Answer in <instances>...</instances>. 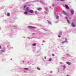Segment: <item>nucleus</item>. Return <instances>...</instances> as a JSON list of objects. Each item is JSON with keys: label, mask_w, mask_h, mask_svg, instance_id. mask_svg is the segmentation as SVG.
<instances>
[{"label": "nucleus", "mask_w": 76, "mask_h": 76, "mask_svg": "<svg viewBox=\"0 0 76 76\" xmlns=\"http://www.w3.org/2000/svg\"><path fill=\"white\" fill-rule=\"evenodd\" d=\"M28 28H36V27H32V26H28Z\"/></svg>", "instance_id": "nucleus-2"}, {"label": "nucleus", "mask_w": 76, "mask_h": 76, "mask_svg": "<svg viewBox=\"0 0 76 76\" xmlns=\"http://www.w3.org/2000/svg\"><path fill=\"white\" fill-rule=\"evenodd\" d=\"M30 12L31 13H33V12H34V11L32 10H30Z\"/></svg>", "instance_id": "nucleus-5"}, {"label": "nucleus", "mask_w": 76, "mask_h": 76, "mask_svg": "<svg viewBox=\"0 0 76 76\" xmlns=\"http://www.w3.org/2000/svg\"><path fill=\"white\" fill-rule=\"evenodd\" d=\"M0 49H1V46L0 45Z\"/></svg>", "instance_id": "nucleus-29"}, {"label": "nucleus", "mask_w": 76, "mask_h": 76, "mask_svg": "<svg viewBox=\"0 0 76 76\" xmlns=\"http://www.w3.org/2000/svg\"><path fill=\"white\" fill-rule=\"evenodd\" d=\"M37 69L39 70H40V68H39V67H37Z\"/></svg>", "instance_id": "nucleus-15"}, {"label": "nucleus", "mask_w": 76, "mask_h": 76, "mask_svg": "<svg viewBox=\"0 0 76 76\" xmlns=\"http://www.w3.org/2000/svg\"><path fill=\"white\" fill-rule=\"evenodd\" d=\"M36 14H37V12L36 11H35Z\"/></svg>", "instance_id": "nucleus-24"}, {"label": "nucleus", "mask_w": 76, "mask_h": 76, "mask_svg": "<svg viewBox=\"0 0 76 76\" xmlns=\"http://www.w3.org/2000/svg\"><path fill=\"white\" fill-rule=\"evenodd\" d=\"M32 46H35L36 45V44L34 43L32 45Z\"/></svg>", "instance_id": "nucleus-11"}, {"label": "nucleus", "mask_w": 76, "mask_h": 76, "mask_svg": "<svg viewBox=\"0 0 76 76\" xmlns=\"http://www.w3.org/2000/svg\"><path fill=\"white\" fill-rule=\"evenodd\" d=\"M23 63H24V61H23Z\"/></svg>", "instance_id": "nucleus-32"}, {"label": "nucleus", "mask_w": 76, "mask_h": 76, "mask_svg": "<svg viewBox=\"0 0 76 76\" xmlns=\"http://www.w3.org/2000/svg\"><path fill=\"white\" fill-rule=\"evenodd\" d=\"M45 60H46V57H45Z\"/></svg>", "instance_id": "nucleus-27"}, {"label": "nucleus", "mask_w": 76, "mask_h": 76, "mask_svg": "<svg viewBox=\"0 0 76 76\" xmlns=\"http://www.w3.org/2000/svg\"><path fill=\"white\" fill-rule=\"evenodd\" d=\"M66 63L67 64H68L69 65H70V64H71L70 62H67Z\"/></svg>", "instance_id": "nucleus-7"}, {"label": "nucleus", "mask_w": 76, "mask_h": 76, "mask_svg": "<svg viewBox=\"0 0 76 76\" xmlns=\"http://www.w3.org/2000/svg\"><path fill=\"white\" fill-rule=\"evenodd\" d=\"M26 10H28L29 9V7H27V8H26Z\"/></svg>", "instance_id": "nucleus-19"}, {"label": "nucleus", "mask_w": 76, "mask_h": 76, "mask_svg": "<svg viewBox=\"0 0 76 76\" xmlns=\"http://www.w3.org/2000/svg\"><path fill=\"white\" fill-rule=\"evenodd\" d=\"M65 7L66 8V9H69V6L67 5H65Z\"/></svg>", "instance_id": "nucleus-4"}, {"label": "nucleus", "mask_w": 76, "mask_h": 76, "mask_svg": "<svg viewBox=\"0 0 76 76\" xmlns=\"http://www.w3.org/2000/svg\"><path fill=\"white\" fill-rule=\"evenodd\" d=\"M58 18H59V16H58L56 17V19H58Z\"/></svg>", "instance_id": "nucleus-17"}, {"label": "nucleus", "mask_w": 76, "mask_h": 76, "mask_svg": "<svg viewBox=\"0 0 76 76\" xmlns=\"http://www.w3.org/2000/svg\"><path fill=\"white\" fill-rule=\"evenodd\" d=\"M63 13H64V15H67V14L66 12H65V11H63Z\"/></svg>", "instance_id": "nucleus-6"}, {"label": "nucleus", "mask_w": 76, "mask_h": 76, "mask_svg": "<svg viewBox=\"0 0 76 76\" xmlns=\"http://www.w3.org/2000/svg\"><path fill=\"white\" fill-rule=\"evenodd\" d=\"M26 5H25L24 6V8H25V7H26Z\"/></svg>", "instance_id": "nucleus-25"}, {"label": "nucleus", "mask_w": 76, "mask_h": 76, "mask_svg": "<svg viewBox=\"0 0 76 76\" xmlns=\"http://www.w3.org/2000/svg\"><path fill=\"white\" fill-rule=\"evenodd\" d=\"M65 42H66V41H64V42H62V44H64V43H65Z\"/></svg>", "instance_id": "nucleus-16"}, {"label": "nucleus", "mask_w": 76, "mask_h": 76, "mask_svg": "<svg viewBox=\"0 0 76 76\" xmlns=\"http://www.w3.org/2000/svg\"><path fill=\"white\" fill-rule=\"evenodd\" d=\"M61 34H62V32H60V33H59V34H60V35H61Z\"/></svg>", "instance_id": "nucleus-18"}, {"label": "nucleus", "mask_w": 76, "mask_h": 76, "mask_svg": "<svg viewBox=\"0 0 76 76\" xmlns=\"http://www.w3.org/2000/svg\"><path fill=\"white\" fill-rule=\"evenodd\" d=\"M1 52H3V50H1Z\"/></svg>", "instance_id": "nucleus-28"}, {"label": "nucleus", "mask_w": 76, "mask_h": 76, "mask_svg": "<svg viewBox=\"0 0 76 76\" xmlns=\"http://www.w3.org/2000/svg\"><path fill=\"white\" fill-rule=\"evenodd\" d=\"M24 14H25V15H27L28 14V12H24Z\"/></svg>", "instance_id": "nucleus-12"}, {"label": "nucleus", "mask_w": 76, "mask_h": 76, "mask_svg": "<svg viewBox=\"0 0 76 76\" xmlns=\"http://www.w3.org/2000/svg\"><path fill=\"white\" fill-rule=\"evenodd\" d=\"M58 37H59V38H60V37H61V36L60 35H58Z\"/></svg>", "instance_id": "nucleus-23"}, {"label": "nucleus", "mask_w": 76, "mask_h": 76, "mask_svg": "<svg viewBox=\"0 0 76 76\" xmlns=\"http://www.w3.org/2000/svg\"><path fill=\"white\" fill-rule=\"evenodd\" d=\"M71 15H73V14L74 13V11L73 10H71Z\"/></svg>", "instance_id": "nucleus-3"}, {"label": "nucleus", "mask_w": 76, "mask_h": 76, "mask_svg": "<svg viewBox=\"0 0 76 76\" xmlns=\"http://www.w3.org/2000/svg\"><path fill=\"white\" fill-rule=\"evenodd\" d=\"M34 34H35L33 33V35Z\"/></svg>", "instance_id": "nucleus-30"}, {"label": "nucleus", "mask_w": 76, "mask_h": 76, "mask_svg": "<svg viewBox=\"0 0 76 76\" xmlns=\"http://www.w3.org/2000/svg\"><path fill=\"white\" fill-rule=\"evenodd\" d=\"M67 40V39H65V42H66Z\"/></svg>", "instance_id": "nucleus-20"}, {"label": "nucleus", "mask_w": 76, "mask_h": 76, "mask_svg": "<svg viewBox=\"0 0 76 76\" xmlns=\"http://www.w3.org/2000/svg\"><path fill=\"white\" fill-rule=\"evenodd\" d=\"M38 10H39V11H40V10H42V8H38Z\"/></svg>", "instance_id": "nucleus-10"}, {"label": "nucleus", "mask_w": 76, "mask_h": 76, "mask_svg": "<svg viewBox=\"0 0 76 76\" xmlns=\"http://www.w3.org/2000/svg\"><path fill=\"white\" fill-rule=\"evenodd\" d=\"M64 68H66V66H65V65L64 66Z\"/></svg>", "instance_id": "nucleus-22"}, {"label": "nucleus", "mask_w": 76, "mask_h": 76, "mask_svg": "<svg viewBox=\"0 0 76 76\" xmlns=\"http://www.w3.org/2000/svg\"><path fill=\"white\" fill-rule=\"evenodd\" d=\"M7 16H10V13L9 12L7 14Z\"/></svg>", "instance_id": "nucleus-9"}, {"label": "nucleus", "mask_w": 76, "mask_h": 76, "mask_svg": "<svg viewBox=\"0 0 76 76\" xmlns=\"http://www.w3.org/2000/svg\"><path fill=\"white\" fill-rule=\"evenodd\" d=\"M66 19H67V22H68V23H70V22H69V20H67V17H66Z\"/></svg>", "instance_id": "nucleus-8"}, {"label": "nucleus", "mask_w": 76, "mask_h": 76, "mask_svg": "<svg viewBox=\"0 0 76 76\" xmlns=\"http://www.w3.org/2000/svg\"><path fill=\"white\" fill-rule=\"evenodd\" d=\"M71 26L72 27H75L76 26V24L73 22L71 23Z\"/></svg>", "instance_id": "nucleus-1"}, {"label": "nucleus", "mask_w": 76, "mask_h": 76, "mask_svg": "<svg viewBox=\"0 0 76 76\" xmlns=\"http://www.w3.org/2000/svg\"><path fill=\"white\" fill-rule=\"evenodd\" d=\"M51 60H52L51 58H50V59H49V61H51Z\"/></svg>", "instance_id": "nucleus-14"}, {"label": "nucleus", "mask_w": 76, "mask_h": 76, "mask_svg": "<svg viewBox=\"0 0 76 76\" xmlns=\"http://www.w3.org/2000/svg\"><path fill=\"white\" fill-rule=\"evenodd\" d=\"M52 56H54V54H52Z\"/></svg>", "instance_id": "nucleus-26"}, {"label": "nucleus", "mask_w": 76, "mask_h": 76, "mask_svg": "<svg viewBox=\"0 0 76 76\" xmlns=\"http://www.w3.org/2000/svg\"><path fill=\"white\" fill-rule=\"evenodd\" d=\"M67 76H69V75H67Z\"/></svg>", "instance_id": "nucleus-31"}, {"label": "nucleus", "mask_w": 76, "mask_h": 76, "mask_svg": "<svg viewBox=\"0 0 76 76\" xmlns=\"http://www.w3.org/2000/svg\"><path fill=\"white\" fill-rule=\"evenodd\" d=\"M60 1H64V0H60Z\"/></svg>", "instance_id": "nucleus-21"}, {"label": "nucleus", "mask_w": 76, "mask_h": 76, "mask_svg": "<svg viewBox=\"0 0 76 76\" xmlns=\"http://www.w3.org/2000/svg\"><path fill=\"white\" fill-rule=\"evenodd\" d=\"M24 69H25V70H28L29 69L28 68H24Z\"/></svg>", "instance_id": "nucleus-13"}]
</instances>
